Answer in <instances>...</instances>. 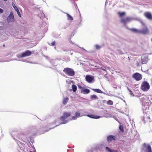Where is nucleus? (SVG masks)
I'll use <instances>...</instances> for the list:
<instances>
[{
	"label": "nucleus",
	"mask_w": 152,
	"mask_h": 152,
	"mask_svg": "<svg viewBox=\"0 0 152 152\" xmlns=\"http://www.w3.org/2000/svg\"><path fill=\"white\" fill-rule=\"evenodd\" d=\"M72 91H73V92H75L76 91L77 89V87L75 85H72Z\"/></svg>",
	"instance_id": "24"
},
{
	"label": "nucleus",
	"mask_w": 152,
	"mask_h": 152,
	"mask_svg": "<svg viewBox=\"0 0 152 152\" xmlns=\"http://www.w3.org/2000/svg\"><path fill=\"white\" fill-rule=\"evenodd\" d=\"M4 0V1H7V0Z\"/></svg>",
	"instance_id": "38"
},
{
	"label": "nucleus",
	"mask_w": 152,
	"mask_h": 152,
	"mask_svg": "<svg viewBox=\"0 0 152 152\" xmlns=\"http://www.w3.org/2000/svg\"><path fill=\"white\" fill-rule=\"evenodd\" d=\"M81 92L83 93V94H89L90 92V90L87 88H83V90H81Z\"/></svg>",
	"instance_id": "14"
},
{
	"label": "nucleus",
	"mask_w": 152,
	"mask_h": 152,
	"mask_svg": "<svg viewBox=\"0 0 152 152\" xmlns=\"http://www.w3.org/2000/svg\"><path fill=\"white\" fill-rule=\"evenodd\" d=\"M118 14L119 15V17L121 18L122 17L124 16V15H125L126 13L125 12H118Z\"/></svg>",
	"instance_id": "16"
},
{
	"label": "nucleus",
	"mask_w": 152,
	"mask_h": 152,
	"mask_svg": "<svg viewBox=\"0 0 152 152\" xmlns=\"http://www.w3.org/2000/svg\"><path fill=\"white\" fill-rule=\"evenodd\" d=\"M12 5L13 7H14V9L16 11V10L18 8L17 7H16V6H15V4H14V3H12Z\"/></svg>",
	"instance_id": "29"
},
{
	"label": "nucleus",
	"mask_w": 152,
	"mask_h": 152,
	"mask_svg": "<svg viewBox=\"0 0 152 152\" xmlns=\"http://www.w3.org/2000/svg\"><path fill=\"white\" fill-rule=\"evenodd\" d=\"M3 12L4 10L3 9H1V8H0V13H3Z\"/></svg>",
	"instance_id": "32"
},
{
	"label": "nucleus",
	"mask_w": 152,
	"mask_h": 152,
	"mask_svg": "<svg viewBox=\"0 0 152 152\" xmlns=\"http://www.w3.org/2000/svg\"><path fill=\"white\" fill-rule=\"evenodd\" d=\"M148 56L146 55H143L141 57V62L142 64H145L148 61Z\"/></svg>",
	"instance_id": "8"
},
{
	"label": "nucleus",
	"mask_w": 152,
	"mask_h": 152,
	"mask_svg": "<svg viewBox=\"0 0 152 152\" xmlns=\"http://www.w3.org/2000/svg\"><path fill=\"white\" fill-rule=\"evenodd\" d=\"M75 115L76 116H74V117H72V118L73 119H75V118H76L77 117H79V116H80V113H78V112H76Z\"/></svg>",
	"instance_id": "19"
},
{
	"label": "nucleus",
	"mask_w": 152,
	"mask_h": 152,
	"mask_svg": "<svg viewBox=\"0 0 152 152\" xmlns=\"http://www.w3.org/2000/svg\"><path fill=\"white\" fill-rule=\"evenodd\" d=\"M87 116L92 118H99V116H95L93 115H88Z\"/></svg>",
	"instance_id": "22"
},
{
	"label": "nucleus",
	"mask_w": 152,
	"mask_h": 152,
	"mask_svg": "<svg viewBox=\"0 0 152 152\" xmlns=\"http://www.w3.org/2000/svg\"><path fill=\"white\" fill-rule=\"evenodd\" d=\"M141 87V89L144 91H147L150 88L149 83L146 81H144L142 83Z\"/></svg>",
	"instance_id": "2"
},
{
	"label": "nucleus",
	"mask_w": 152,
	"mask_h": 152,
	"mask_svg": "<svg viewBox=\"0 0 152 152\" xmlns=\"http://www.w3.org/2000/svg\"><path fill=\"white\" fill-rule=\"evenodd\" d=\"M141 23L142 25L144 26V27L141 30H140V34H147L149 33V31L147 26L143 22H141Z\"/></svg>",
	"instance_id": "3"
},
{
	"label": "nucleus",
	"mask_w": 152,
	"mask_h": 152,
	"mask_svg": "<svg viewBox=\"0 0 152 152\" xmlns=\"http://www.w3.org/2000/svg\"><path fill=\"white\" fill-rule=\"evenodd\" d=\"M106 149L109 152H118L117 151L111 149L109 147H106Z\"/></svg>",
	"instance_id": "18"
},
{
	"label": "nucleus",
	"mask_w": 152,
	"mask_h": 152,
	"mask_svg": "<svg viewBox=\"0 0 152 152\" xmlns=\"http://www.w3.org/2000/svg\"><path fill=\"white\" fill-rule=\"evenodd\" d=\"M30 152H36V151H34V152H32V151H30Z\"/></svg>",
	"instance_id": "35"
},
{
	"label": "nucleus",
	"mask_w": 152,
	"mask_h": 152,
	"mask_svg": "<svg viewBox=\"0 0 152 152\" xmlns=\"http://www.w3.org/2000/svg\"><path fill=\"white\" fill-rule=\"evenodd\" d=\"M66 122H62L61 124H65L66 123Z\"/></svg>",
	"instance_id": "33"
},
{
	"label": "nucleus",
	"mask_w": 152,
	"mask_h": 152,
	"mask_svg": "<svg viewBox=\"0 0 152 152\" xmlns=\"http://www.w3.org/2000/svg\"><path fill=\"white\" fill-rule=\"evenodd\" d=\"M132 77L137 81H139L142 80V75L139 72H135L132 75Z\"/></svg>",
	"instance_id": "5"
},
{
	"label": "nucleus",
	"mask_w": 152,
	"mask_h": 152,
	"mask_svg": "<svg viewBox=\"0 0 152 152\" xmlns=\"http://www.w3.org/2000/svg\"><path fill=\"white\" fill-rule=\"evenodd\" d=\"M116 139V137L115 135H109L107 136V141L108 142H112L113 140L115 141Z\"/></svg>",
	"instance_id": "9"
},
{
	"label": "nucleus",
	"mask_w": 152,
	"mask_h": 152,
	"mask_svg": "<svg viewBox=\"0 0 152 152\" xmlns=\"http://www.w3.org/2000/svg\"><path fill=\"white\" fill-rule=\"evenodd\" d=\"M69 101V98L65 97L64 98L62 101V103L64 104H67V102Z\"/></svg>",
	"instance_id": "17"
},
{
	"label": "nucleus",
	"mask_w": 152,
	"mask_h": 152,
	"mask_svg": "<svg viewBox=\"0 0 152 152\" xmlns=\"http://www.w3.org/2000/svg\"><path fill=\"white\" fill-rule=\"evenodd\" d=\"M151 85H152V78L151 79Z\"/></svg>",
	"instance_id": "34"
},
{
	"label": "nucleus",
	"mask_w": 152,
	"mask_h": 152,
	"mask_svg": "<svg viewBox=\"0 0 152 152\" xmlns=\"http://www.w3.org/2000/svg\"><path fill=\"white\" fill-rule=\"evenodd\" d=\"M143 149L145 152H152L151 145L149 144L144 143L142 144Z\"/></svg>",
	"instance_id": "4"
},
{
	"label": "nucleus",
	"mask_w": 152,
	"mask_h": 152,
	"mask_svg": "<svg viewBox=\"0 0 152 152\" xmlns=\"http://www.w3.org/2000/svg\"><path fill=\"white\" fill-rule=\"evenodd\" d=\"M70 113L64 112L63 113V115L60 117V119L61 121H64L66 118H67L69 116H70Z\"/></svg>",
	"instance_id": "6"
},
{
	"label": "nucleus",
	"mask_w": 152,
	"mask_h": 152,
	"mask_svg": "<svg viewBox=\"0 0 152 152\" xmlns=\"http://www.w3.org/2000/svg\"><path fill=\"white\" fill-rule=\"evenodd\" d=\"M107 103L108 104H110V105H113V102L112 101L109 100L107 102Z\"/></svg>",
	"instance_id": "30"
},
{
	"label": "nucleus",
	"mask_w": 152,
	"mask_h": 152,
	"mask_svg": "<svg viewBox=\"0 0 152 152\" xmlns=\"http://www.w3.org/2000/svg\"><path fill=\"white\" fill-rule=\"evenodd\" d=\"M95 47L97 50H99V49H100L101 46L98 45H95Z\"/></svg>",
	"instance_id": "27"
},
{
	"label": "nucleus",
	"mask_w": 152,
	"mask_h": 152,
	"mask_svg": "<svg viewBox=\"0 0 152 152\" xmlns=\"http://www.w3.org/2000/svg\"><path fill=\"white\" fill-rule=\"evenodd\" d=\"M32 52L31 51L29 50H26L24 53H23L21 54L20 56L21 57H27V56H29L31 55Z\"/></svg>",
	"instance_id": "7"
},
{
	"label": "nucleus",
	"mask_w": 152,
	"mask_h": 152,
	"mask_svg": "<svg viewBox=\"0 0 152 152\" xmlns=\"http://www.w3.org/2000/svg\"><path fill=\"white\" fill-rule=\"evenodd\" d=\"M129 30L133 32L136 33H140V30H138V29H137V28H130Z\"/></svg>",
	"instance_id": "15"
},
{
	"label": "nucleus",
	"mask_w": 152,
	"mask_h": 152,
	"mask_svg": "<svg viewBox=\"0 0 152 152\" xmlns=\"http://www.w3.org/2000/svg\"><path fill=\"white\" fill-rule=\"evenodd\" d=\"M3 46L4 47H5V45H3Z\"/></svg>",
	"instance_id": "37"
},
{
	"label": "nucleus",
	"mask_w": 152,
	"mask_h": 152,
	"mask_svg": "<svg viewBox=\"0 0 152 152\" xmlns=\"http://www.w3.org/2000/svg\"><path fill=\"white\" fill-rule=\"evenodd\" d=\"M78 86L79 88L81 90H83V89L84 88L83 87H82V86H80V85H78Z\"/></svg>",
	"instance_id": "31"
},
{
	"label": "nucleus",
	"mask_w": 152,
	"mask_h": 152,
	"mask_svg": "<svg viewBox=\"0 0 152 152\" xmlns=\"http://www.w3.org/2000/svg\"><path fill=\"white\" fill-rule=\"evenodd\" d=\"M90 98L91 100H94V99H98V97L96 95H92L91 96Z\"/></svg>",
	"instance_id": "21"
},
{
	"label": "nucleus",
	"mask_w": 152,
	"mask_h": 152,
	"mask_svg": "<svg viewBox=\"0 0 152 152\" xmlns=\"http://www.w3.org/2000/svg\"><path fill=\"white\" fill-rule=\"evenodd\" d=\"M119 129L121 131L123 132H124V126L123 125H120L119 127Z\"/></svg>",
	"instance_id": "25"
},
{
	"label": "nucleus",
	"mask_w": 152,
	"mask_h": 152,
	"mask_svg": "<svg viewBox=\"0 0 152 152\" xmlns=\"http://www.w3.org/2000/svg\"><path fill=\"white\" fill-rule=\"evenodd\" d=\"M7 20L9 22L15 21L14 15L12 12H10V15L7 17Z\"/></svg>",
	"instance_id": "11"
},
{
	"label": "nucleus",
	"mask_w": 152,
	"mask_h": 152,
	"mask_svg": "<svg viewBox=\"0 0 152 152\" xmlns=\"http://www.w3.org/2000/svg\"><path fill=\"white\" fill-rule=\"evenodd\" d=\"M93 91L95 92H97V93H100V94H102L103 92L99 89H92Z\"/></svg>",
	"instance_id": "20"
},
{
	"label": "nucleus",
	"mask_w": 152,
	"mask_h": 152,
	"mask_svg": "<svg viewBox=\"0 0 152 152\" xmlns=\"http://www.w3.org/2000/svg\"><path fill=\"white\" fill-rule=\"evenodd\" d=\"M48 44L50 46H54L56 44V42L55 41H54L52 42L51 43L48 42Z\"/></svg>",
	"instance_id": "26"
},
{
	"label": "nucleus",
	"mask_w": 152,
	"mask_h": 152,
	"mask_svg": "<svg viewBox=\"0 0 152 152\" xmlns=\"http://www.w3.org/2000/svg\"><path fill=\"white\" fill-rule=\"evenodd\" d=\"M16 11L18 14V15L19 16V17H21V14L19 12V11L18 10V8H17V9L16 10Z\"/></svg>",
	"instance_id": "28"
},
{
	"label": "nucleus",
	"mask_w": 152,
	"mask_h": 152,
	"mask_svg": "<svg viewBox=\"0 0 152 152\" xmlns=\"http://www.w3.org/2000/svg\"><path fill=\"white\" fill-rule=\"evenodd\" d=\"M144 16L147 18L151 20H152V15L151 13L149 12H146L144 14Z\"/></svg>",
	"instance_id": "12"
},
{
	"label": "nucleus",
	"mask_w": 152,
	"mask_h": 152,
	"mask_svg": "<svg viewBox=\"0 0 152 152\" xmlns=\"http://www.w3.org/2000/svg\"><path fill=\"white\" fill-rule=\"evenodd\" d=\"M67 19L69 20H73V18L72 16L68 14H66Z\"/></svg>",
	"instance_id": "23"
},
{
	"label": "nucleus",
	"mask_w": 152,
	"mask_h": 152,
	"mask_svg": "<svg viewBox=\"0 0 152 152\" xmlns=\"http://www.w3.org/2000/svg\"><path fill=\"white\" fill-rule=\"evenodd\" d=\"M131 20V18L130 17H126L125 18H122L120 20V22L122 23H124L126 24V23L129 22Z\"/></svg>",
	"instance_id": "10"
},
{
	"label": "nucleus",
	"mask_w": 152,
	"mask_h": 152,
	"mask_svg": "<svg viewBox=\"0 0 152 152\" xmlns=\"http://www.w3.org/2000/svg\"><path fill=\"white\" fill-rule=\"evenodd\" d=\"M151 41L152 42V38L151 39Z\"/></svg>",
	"instance_id": "39"
},
{
	"label": "nucleus",
	"mask_w": 152,
	"mask_h": 152,
	"mask_svg": "<svg viewBox=\"0 0 152 152\" xmlns=\"http://www.w3.org/2000/svg\"><path fill=\"white\" fill-rule=\"evenodd\" d=\"M103 70H106L105 69H102Z\"/></svg>",
	"instance_id": "36"
},
{
	"label": "nucleus",
	"mask_w": 152,
	"mask_h": 152,
	"mask_svg": "<svg viewBox=\"0 0 152 152\" xmlns=\"http://www.w3.org/2000/svg\"><path fill=\"white\" fill-rule=\"evenodd\" d=\"M63 72L67 75L70 76H73L75 74V72L72 68H65L63 70Z\"/></svg>",
	"instance_id": "1"
},
{
	"label": "nucleus",
	"mask_w": 152,
	"mask_h": 152,
	"mask_svg": "<svg viewBox=\"0 0 152 152\" xmlns=\"http://www.w3.org/2000/svg\"><path fill=\"white\" fill-rule=\"evenodd\" d=\"M93 78V77L91 75H87L86 76V79L88 83L91 82Z\"/></svg>",
	"instance_id": "13"
}]
</instances>
